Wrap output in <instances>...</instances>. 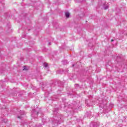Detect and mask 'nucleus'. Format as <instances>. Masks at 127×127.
<instances>
[{
    "instance_id": "nucleus-3",
    "label": "nucleus",
    "mask_w": 127,
    "mask_h": 127,
    "mask_svg": "<svg viewBox=\"0 0 127 127\" xmlns=\"http://www.w3.org/2000/svg\"><path fill=\"white\" fill-rule=\"evenodd\" d=\"M44 66L45 67H47V66H48V64L45 63V64H44Z\"/></svg>"
},
{
    "instance_id": "nucleus-2",
    "label": "nucleus",
    "mask_w": 127,
    "mask_h": 127,
    "mask_svg": "<svg viewBox=\"0 0 127 127\" xmlns=\"http://www.w3.org/2000/svg\"><path fill=\"white\" fill-rule=\"evenodd\" d=\"M23 70H24L25 71L27 70V67H26V66H24Z\"/></svg>"
},
{
    "instance_id": "nucleus-5",
    "label": "nucleus",
    "mask_w": 127,
    "mask_h": 127,
    "mask_svg": "<svg viewBox=\"0 0 127 127\" xmlns=\"http://www.w3.org/2000/svg\"><path fill=\"white\" fill-rule=\"evenodd\" d=\"M18 118L19 119H20V117H18Z\"/></svg>"
},
{
    "instance_id": "nucleus-1",
    "label": "nucleus",
    "mask_w": 127,
    "mask_h": 127,
    "mask_svg": "<svg viewBox=\"0 0 127 127\" xmlns=\"http://www.w3.org/2000/svg\"><path fill=\"white\" fill-rule=\"evenodd\" d=\"M65 16L68 18L70 16V13L68 12H65Z\"/></svg>"
},
{
    "instance_id": "nucleus-6",
    "label": "nucleus",
    "mask_w": 127,
    "mask_h": 127,
    "mask_svg": "<svg viewBox=\"0 0 127 127\" xmlns=\"http://www.w3.org/2000/svg\"><path fill=\"white\" fill-rule=\"evenodd\" d=\"M111 41H114V40H112Z\"/></svg>"
},
{
    "instance_id": "nucleus-4",
    "label": "nucleus",
    "mask_w": 127,
    "mask_h": 127,
    "mask_svg": "<svg viewBox=\"0 0 127 127\" xmlns=\"http://www.w3.org/2000/svg\"><path fill=\"white\" fill-rule=\"evenodd\" d=\"M107 8H109V6H106V7H104V9H107Z\"/></svg>"
}]
</instances>
